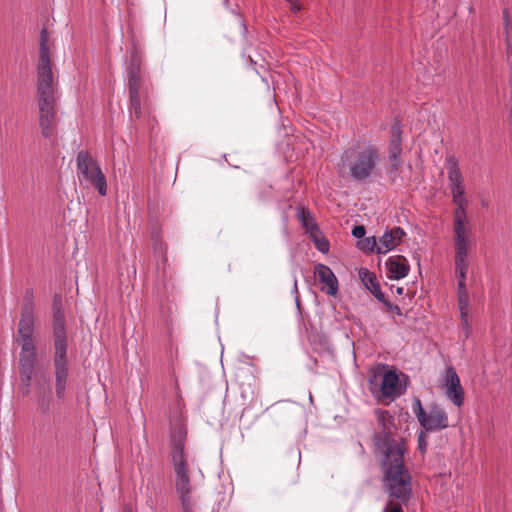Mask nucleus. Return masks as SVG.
Instances as JSON below:
<instances>
[{"label": "nucleus", "mask_w": 512, "mask_h": 512, "mask_svg": "<svg viewBox=\"0 0 512 512\" xmlns=\"http://www.w3.org/2000/svg\"><path fill=\"white\" fill-rule=\"evenodd\" d=\"M374 443L383 454L384 487L393 498L383 512H403L402 505L409 501L412 492L411 477L404 466L405 447L385 430L375 435Z\"/></svg>", "instance_id": "f257e3e1"}, {"label": "nucleus", "mask_w": 512, "mask_h": 512, "mask_svg": "<svg viewBox=\"0 0 512 512\" xmlns=\"http://www.w3.org/2000/svg\"><path fill=\"white\" fill-rule=\"evenodd\" d=\"M35 295L32 289H26L21 307V316L18 324L17 342L21 346L20 351V377L27 387L34 374L36 348L33 339L35 326Z\"/></svg>", "instance_id": "f03ea898"}, {"label": "nucleus", "mask_w": 512, "mask_h": 512, "mask_svg": "<svg viewBox=\"0 0 512 512\" xmlns=\"http://www.w3.org/2000/svg\"><path fill=\"white\" fill-rule=\"evenodd\" d=\"M53 310V340H54V368H55V393L59 400H63L66 394L68 379L67 360V333L66 319L60 295H55L52 304Z\"/></svg>", "instance_id": "7ed1b4c3"}, {"label": "nucleus", "mask_w": 512, "mask_h": 512, "mask_svg": "<svg viewBox=\"0 0 512 512\" xmlns=\"http://www.w3.org/2000/svg\"><path fill=\"white\" fill-rule=\"evenodd\" d=\"M381 159L380 150L375 145L349 148L341 157L343 166H347L354 181L365 182L373 174Z\"/></svg>", "instance_id": "20e7f679"}, {"label": "nucleus", "mask_w": 512, "mask_h": 512, "mask_svg": "<svg viewBox=\"0 0 512 512\" xmlns=\"http://www.w3.org/2000/svg\"><path fill=\"white\" fill-rule=\"evenodd\" d=\"M40 57L37 64V101L55 100L56 81L52 73L48 33L42 29L40 34Z\"/></svg>", "instance_id": "39448f33"}, {"label": "nucleus", "mask_w": 512, "mask_h": 512, "mask_svg": "<svg viewBox=\"0 0 512 512\" xmlns=\"http://www.w3.org/2000/svg\"><path fill=\"white\" fill-rule=\"evenodd\" d=\"M77 175L80 184L95 188L99 195H107V180L96 160L84 150L78 152L76 157Z\"/></svg>", "instance_id": "423d86ee"}, {"label": "nucleus", "mask_w": 512, "mask_h": 512, "mask_svg": "<svg viewBox=\"0 0 512 512\" xmlns=\"http://www.w3.org/2000/svg\"><path fill=\"white\" fill-rule=\"evenodd\" d=\"M414 413L422 427L428 431H439L449 426L448 415L446 411L434 405L426 412L421 404V401L416 398L414 400Z\"/></svg>", "instance_id": "0eeeda50"}, {"label": "nucleus", "mask_w": 512, "mask_h": 512, "mask_svg": "<svg viewBox=\"0 0 512 512\" xmlns=\"http://www.w3.org/2000/svg\"><path fill=\"white\" fill-rule=\"evenodd\" d=\"M378 378L381 379L380 392L385 398L395 399L405 390L400 384L399 374L395 369H387L382 374L373 373L369 379L371 387L377 385ZM371 391H373V388H371Z\"/></svg>", "instance_id": "6e6552de"}, {"label": "nucleus", "mask_w": 512, "mask_h": 512, "mask_svg": "<svg viewBox=\"0 0 512 512\" xmlns=\"http://www.w3.org/2000/svg\"><path fill=\"white\" fill-rule=\"evenodd\" d=\"M171 463L175 475V490L178 498L193 497L187 458H180L178 455L176 459H171Z\"/></svg>", "instance_id": "1a4fd4ad"}, {"label": "nucleus", "mask_w": 512, "mask_h": 512, "mask_svg": "<svg viewBox=\"0 0 512 512\" xmlns=\"http://www.w3.org/2000/svg\"><path fill=\"white\" fill-rule=\"evenodd\" d=\"M55 100L37 101L39 108V125L43 137L50 139L54 136L57 122V110Z\"/></svg>", "instance_id": "9d476101"}, {"label": "nucleus", "mask_w": 512, "mask_h": 512, "mask_svg": "<svg viewBox=\"0 0 512 512\" xmlns=\"http://www.w3.org/2000/svg\"><path fill=\"white\" fill-rule=\"evenodd\" d=\"M445 396L455 406L460 407L464 403V390L460 379L453 367H448L444 376Z\"/></svg>", "instance_id": "9b49d317"}, {"label": "nucleus", "mask_w": 512, "mask_h": 512, "mask_svg": "<svg viewBox=\"0 0 512 512\" xmlns=\"http://www.w3.org/2000/svg\"><path fill=\"white\" fill-rule=\"evenodd\" d=\"M447 162L449 164V167H448L449 188L451 191L453 201L467 200L464 196L465 187H464V183H463L462 174L458 167L457 160L455 159V157L450 156L447 159Z\"/></svg>", "instance_id": "f8f14e48"}, {"label": "nucleus", "mask_w": 512, "mask_h": 512, "mask_svg": "<svg viewBox=\"0 0 512 512\" xmlns=\"http://www.w3.org/2000/svg\"><path fill=\"white\" fill-rule=\"evenodd\" d=\"M187 436L186 426L183 421L178 418L174 423L171 424V459H176V456L180 458H186L185 454V440Z\"/></svg>", "instance_id": "ddd939ff"}, {"label": "nucleus", "mask_w": 512, "mask_h": 512, "mask_svg": "<svg viewBox=\"0 0 512 512\" xmlns=\"http://www.w3.org/2000/svg\"><path fill=\"white\" fill-rule=\"evenodd\" d=\"M453 202L457 205L453 217L454 239H468L470 238L471 234L470 227L467 223H465L468 200H459Z\"/></svg>", "instance_id": "4468645a"}, {"label": "nucleus", "mask_w": 512, "mask_h": 512, "mask_svg": "<svg viewBox=\"0 0 512 512\" xmlns=\"http://www.w3.org/2000/svg\"><path fill=\"white\" fill-rule=\"evenodd\" d=\"M385 267L387 276L395 280L406 277L410 270L407 259L402 255L390 256L385 262Z\"/></svg>", "instance_id": "2eb2a0df"}, {"label": "nucleus", "mask_w": 512, "mask_h": 512, "mask_svg": "<svg viewBox=\"0 0 512 512\" xmlns=\"http://www.w3.org/2000/svg\"><path fill=\"white\" fill-rule=\"evenodd\" d=\"M405 232L401 227H394L386 231L379 239L377 253L385 254L400 244Z\"/></svg>", "instance_id": "dca6fc26"}, {"label": "nucleus", "mask_w": 512, "mask_h": 512, "mask_svg": "<svg viewBox=\"0 0 512 512\" xmlns=\"http://www.w3.org/2000/svg\"><path fill=\"white\" fill-rule=\"evenodd\" d=\"M471 240L468 239H454L455 248V270H468L469 269V249Z\"/></svg>", "instance_id": "f3484780"}, {"label": "nucleus", "mask_w": 512, "mask_h": 512, "mask_svg": "<svg viewBox=\"0 0 512 512\" xmlns=\"http://www.w3.org/2000/svg\"><path fill=\"white\" fill-rule=\"evenodd\" d=\"M388 159L400 158L402 154V130L400 121L395 119L391 126Z\"/></svg>", "instance_id": "a211bd4d"}, {"label": "nucleus", "mask_w": 512, "mask_h": 512, "mask_svg": "<svg viewBox=\"0 0 512 512\" xmlns=\"http://www.w3.org/2000/svg\"><path fill=\"white\" fill-rule=\"evenodd\" d=\"M315 275L319 281L328 287V294L335 295L338 291V281L332 270L323 264H319L315 268Z\"/></svg>", "instance_id": "6ab92c4d"}, {"label": "nucleus", "mask_w": 512, "mask_h": 512, "mask_svg": "<svg viewBox=\"0 0 512 512\" xmlns=\"http://www.w3.org/2000/svg\"><path fill=\"white\" fill-rule=\"evenodd\" d=\"M141 59L136 52L131 53L128 64V87L129 89L140 88Z\"/></svg>", "instance_id": "aec40b11"}, {"label": "nucleus", "mask_w": 512, "mask_h": 512, "mask_svg": "<svg viewBox=\"0 0 512 512\" xmlns=\"http://www.w3.org/2000/svg\"><path fill=\"white\" fill-rule=\"evenodd\" d=\"M359 275L365 287L371 292V294L378 301H384L385 294L381 291L376 276L368 269H361Z\"/></svg>", "instance_id": "412c9836"}, {"label": "nucleus", "mask_w": 512, "mask_h": 512, "mask_svg": "<svg viewBox=\"0 0 512 512\" xmlns=\"http://www.w3.org/2000/svg\"><path fill=\"white\" fill-rule=\"evenodd\" d=\"M297 216H298V219L301 222L302 226L305 228L306 233L308 235H310L312 233H318L319 227L316 224V222L314 221V219L309 211L301 208L298 211Z\"/></svg>", "instance_id": "4be33fe9"}, {"label": "nucleus", "mask_w": 512, "mask_h": 512, "mask_svg": "<svg viewBox=\"0 0 512 512\" xmlns=\"http://www.w3.org/2000/svg\"><path fill=\"white\" fill-rule=\"evenodd\" d=\"M129 97H130V114L135 118H140L141 116V103L139 96V89H129Z\"/></svg>", "instance_id": "5701e85b"}, {"label": "nucleus", "mask_w": 512, "mask_h": 512, "mask_svg": "<svg viewBox=\"0 0 512 512\" xmlns=\"http://www.w3.org/2000/svg\"><path fill=\"white\" fill-rule=\"evenodd\" d=\"M504 34L508 57L512 55V26L507 11L503 12Z\"/></svg>", "instance_id": "b1692460"}, {"label": "nucleus", "mask_w": 512, "mask_h": 512, "mask_svg": "<svg viewBox=\"0 0 512 512\" xmlns=\"http://www.w3.org/2000/svg\"><path fill=\"white\" fill-rule=\"evenodd\" d=\"M309 236L314 242V245L318 251L322 253H327L329 251V242L322 236V232L320 229L318 230V233H312Z\"/></svg>", "instance_id": "393cba45"}, {"label": "nucleus", "mask_w": 512, "mask_h": 512, "mask_svg": "<svg viewBox=\"0 0 512 512\" xmlns=\"http://www.w3.org/2000/svg\"><path fill=\"white\" fill-rule=\"evenodd\" d=\"M460 315H468L469 295L467 289L457 291Z\"/></svg>", "instance_id": "a878e982"}, {"label": "nucleus", "mask_w": 512, "mask_h": 512, "mask_svg": "<svg viewBox=\"0 0 512 512\" xmlns=\"http://www.w3.org/2000/svg\"><path fill=\"white\" fill-rule=\"evenodd\" d=\"M182 512H196L197 501L194 497L179 499Z\"/></svg>", "instance_id": "bb28decb"}, {"label": "nucleus", "mask_w": 512, "mask_h": 512, "mask_svg": "<svg viewBox=\"0 0 512 512\" xmlns=\"http://www.w3.org/2000/svg\"><path fill=\"white\" fill-rule=\"evenodd\" d=\"M377 246H378V243L376 242L375 237L365 238L363 241H361L359 243L360 249L365 252H373V251L377 252Z\"/></svg>", "instance_id": "cd10ccee"}, {"label": "nucleus", "mask_w": 512, "mask_h": 512, "mask_svg": "<svg viewBox=\"0 0 512 512\" xmlns=\"http://www.w3.org/2000/svg\"><path fill=\"white\" fill-rule=\"evenodd\" d=\"M402 165V161L400 158L389 159V166L387 168V173L391 179H395L398 176V170Z\"/></svg>", "instance_id": "c85d7f7f"}, {"label": "nucleus", "mask_w": 512, "mask_h": 512, "mask_svg": "<svg viewBox=\"0 0 512 512\" xmlns=\"http://www.w3.org/2000/svg\"><path fill=\"white\" fill-rule=\"evenodd\" d=\"M468 270H455V274L458 280V289L463 290L466 288V277Z\"/></svg>", "instance_id": "c756f323"}, {"label": "nucleus", "mask_w": 512, "mask_h": 512, "mask_svg": "<svg viewBox=\"0 0 512 512\" xmlns=\"http://www.w3.org/2000/svg\"><path fill=\"white\" fill-rule=\"evenodd\" d=\"M461 318V327L463 331L464 338L467 339L471 333V326L468 322L467 315H460Z\"/></svg>", "instance_id": "7c9ffc66"}, {"label": "nucleus", "mask_w": 512, "mask_h": 512, "mask_svg": "<svg viewBox=\"0 0 512 512\" xmlns=\"http://www.w3.org/2000/svg\"><path fill=\"white\" fill-rule=\"evenodd\" d=\"M38 405L43 412H47L50 406V399L44 394H38Z\"/></svg>", "instance_id": "2f4dec72"}, {"label": "nucleus", "mask_w": 512, "mask_h": 512, "mask_svg": "<svg viewBox=\"0 0 512 512\" xmlns=\"http://www.w3.org/2000/svg\"><path fill=\"white\" fill-rule=\"evenodd\" d=\"M388 309V311L398 315V316H401L402 315V310L399 306L397 305H393L391 304L387 299L386 297L384 298V301H381Z\"/></svg>", "instance_id": "473e14b6"}, {"label": "nucleus", "mask_w": 512, "mask_h": 512, "mask_svg": "<svg viewBox=\"0 0 512 512\" xmlns=\"http://www.w3.org/2000/svg\"><path fill=\"white\" fill-rule=\"evenodd\" d=\"M366 230L365 227L362 225H356L352 229V235L355 238L361 239L365 236Z\"/></svg>", "instance_id": "72a5a7b5"}, {"label": "nucleus", "mask_w": 512, "mask_h": 512, "mask_svg": "<svg viewBox=\"0 0 512 512\" xmlns=\"http://www.w3.org/2000/svg\"><path fill=\"white\" fill-rule=\"evenodd\" d=\"M290 4V10L293 13H298L301 10V4L298 0H286Z\"/></svg>", "instance_id": "f704fd0d"}, {"label": "nucleus", "mask_w": 512, "mask_h": 512, "mask_svg": "<svg viewBox=\"0 0 512 512\" xmlns=\"http://www.w3.org/2000/svg\"><path fill=\"white\" fill-rule=\"evenodd\" d=\"M425 437H426V435H425V433H424V432H421V433L419 434V436H418V446H419V449H420L421 451H423V452L425 451V449H426V445H427L426 440H425Z\"/></svg>", "instance_id": "c9c22d12"}, {"label": "nucleus", "mask_w": 512, "mask_h": 512, "mask_svg": "<svg viewBox=\"0 0 512 512\" xmlns=\"http://www.w3.org/2000/svg\"><path fill=\"white\" fill-rule=\"evenodd\" d=\"M162 244L158 242V240H155V249H161Z\"/></svg>", "instance_id": "e433bc0d"}, {"label": "nucleus", "mask_w": 512, "mask_h": 512, "mask_svg": "<svg viewBox=\"0 0 512 512\" xmlns=\"http://www.w3.org/2000/svg\"><path fill=\"white\" fill-rule=\"evenodd\" d=\"M403 290H404V289H403V287H398V288L396 289V293H397V294H399V295H401V294L403 293Z\"/></svg>", "instance_id": "4c0bfd02"}, {"label": "nucleus", "mask_w": 512, "mask_h": 512, "mask_svg": "<svg viewBox=\"0 0 512 512\" xmlns=\"http://www.w3.org/2000/svg\"><path fill=\"white\" fill-rule=\"evenodd\" d=\"M294 292L297 293L298 290H297V280L294 279Z\"/></svg>", "instance_id": "58836bf2"}, {"label": "nucleus", "mask_w": 512, "mask_h": 512, "mask_svg": "<svg viewBox=\"0 0 512 512\" xmlns=\"http://www.w3.org/2000/svg\"><path fill=\"white\" fill-rule=\"evenodd\" d=\"M295 302H296L297 308L299 309V308H300V303H299V298H298V296H296V298H295Z\"/></svg>", "instance_id": "ea45409f"}, {"label": "nucleus", "mask_w": 512, "mask_h": 512, "mask_svg": "<svg viewBox=\"0 0 512 512\" xmlns=\"http://www.w3.org/2000/svg\"><path fill=\"white\" fill-rule=\"evenodd\" d=\"M124 512H133V511H132V509H131V508L126 507V508L124 509Z\"/></svg>", "instance_id": "a19ab883"}]
</instances>
